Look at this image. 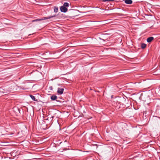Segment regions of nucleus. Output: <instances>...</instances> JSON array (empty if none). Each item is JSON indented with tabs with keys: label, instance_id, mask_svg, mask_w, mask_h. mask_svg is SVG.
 Masks as SVG:
<instances>
[{
	"label": "nucleus",
	"instance_id": "nucleus-1",
	"mask_svg": "<svg viewBox=\"0 0 160 160\" xmlns=\"http://www.w3.org/2000/svg\"><path fill=\"white\" fill-rule=\"evenodd\" d=\"M60 10L61 12H66L68 11V9L63 5L60 7Z\"/></svg>",
	"mask_w": 160,
	"mask_h": 160
},
{
	"label": "nucleus",
	"instance_id": "nucleus-2",
	"mask_svg": "<svg viewBox=\"0 0 160 160\" xmlns=\"http://www.w3.org/2000/svg\"><path fill=\"white\" fill-rule=\"evenodd\" d=\"M64 89L62 88H58L57 91V93L59 94H62L63 93Z\"/></svg>",
	"mask_w": 160,
	"mask_h": 160
},
{
	"label": "nucleus",
	"instance_id": "nucleus-3",
	"mask_svg": "<svg viewBox=\"0 0 160 160\" xmlns=\"http://www.w3.org/2000/svg\"><path fill=\"white\" fill-rule=\"evenodd\" d=\"M51 99L52 100L54 101L56 100L57 101H58L57 100V99L58 98L57 97L54 95H52L51 96Z\"/></svg>",
	"mask_w": 160,
	"mask_h": 160
},
{
	"label": "nucleus",
	"instance_id": "nucleus-4",
	"mask_svg": "<svg viewBox=\"0 0 160 160\" xmlns=\"http://www.w3.org/2000/svg\"><path fill=\"white\" fill-rule=\"evenodd\" d=\"M8 92L7 90L6 89H0V93L1 94H4Z\"/></svg>",
	"mask_w": 160,
	"mask_h": 160
},
{
	"label": "nucleus",
	"instance_id": "nucleus-5",
	"mask_svg": "<svg viewBox=\"0 0 160 160\" xmlns=\"http://www.w3.org/2000/svg\"><path fill=\"white\" fill-rule=\"evenodd\" d=\"M56 16V15H54V16H51L49 17H45L43 18L42 19V20H45V19H49L51 18L55 17Z\"/></svg>",
	"mask_w": 160,
	"mask_h": 160
},
{
	"label": "nucleus",
	"instance_id": "nucleus-6",
	"mask_svg": "<svg viewBox=\"0 0 160 160\" xmlns=\"http://www.w3.org/2000/svg\"><path fill=\"white\" fill-rule=\"evenodd\" d=\"M154 39V38L152 37H151L148 38L147 39V41L148 42H151Z\"/></svg>",
	"mask_w": 160,
	"mask_h": 160
},
{
	"label": "nucleus",
	"instance_id": "nucleus-7",
	"mask_svg": "<svg viewBox=\"0 0 160 160\" xmlns=\"http://www.w3.org/2000/svg\"><path fill=\"white\" fill-rule=\"evenodd\" d=\"M125 2L126 4H131L132 3V2L131 0H125Z\"/></svg>",
	"mask_w": 160,
	"mask_h": 160
},
{
	"label": "nucleus",
	"instance_id": "nucleus-8",
	"mask_svg": "<svg viewBox=\"0 0 160 160\" xmlns=\"http://www.w3.org/2000/svg\"><path fill=\"white\" fill-rule=\"evenodd\" d=\"M30 96L31 98L32 99V100H33L34 101H37V100L35 98L34 96H33L30 95Z\"/></svg>",
	"mask_w": 160,
	"mask_h": 160
},
{
	"label": "nucleus",
	"instance_id": "nucleus-9",
	"mask_svg": "<svg viewBox=\"0 0 160 160\" xmlns=\"http://www.w3.org/2000/svg\"><path fill=\"white\" fill-rule=\"evenodd\" d=\"M69 3L68 2H64L63 4V6L65 7H68L69 6Z\"/></svg>",
	"mask_w": 160,
	"mask_h": 160
},
{
	"label": "nucleus",
	"instance_id": "nucleus-10",
	"mask_svg": "<svg viewBox=\"0 0 160 160\" xmlns=\"http://www.w3.org/2000/svg\"><path fill=\"white\" fill-rule=\"evenodd\" d=\"M54 12H57L58 11V8L56 7H54Z\"/></svg>",
	"mask_w": 160,
	"mask_h": 160
},
{
	"label": "nucleus",
	"instance_id": "nucleus-11",
	"mask_svg": "<svg viewBox=\"0 0 160 160\" xmlns=\"http://www.w3.org/2000/svg\"><path fill=\"white\" fill-rule=\"evenodd\" d=\"M146 45L144 43H142L141 44V48L142 49H144L146 48Z\"/></svg>",
	"mask_w": 160,
	"mask_h": 160
},
{
	"label": "nucleus",
	"instance_id": "nucleus-12",
	"mask_svg": "<svg viewBox=\"0 0 160 160\" xmlns=\"http://www.w3.org/2000/svg\"><path fill=\"white\" fill-rule=\"evenodd\" d=\"M41 20H42V19H37L34 20H33L32 21L35 22V21H39Z\"/></svg>",
	"mask_w": 160,
	"mask_h": 160
},
{
	"label": "nucleus",
	"instance_id": "nucleus-13",
	"mask_svg": "<svg viewBox=\"0 0 160 160\" xmlns=\"http://www.w3.org/2000/svg\"><path fill=\"white\" fill-rule=\"evenodd\" d=\"M104 2H107V1H113L114 0H102Z\"/></svg>",
	"mask_w": 160,
	"mask_h": 160
},
{
	"label": "nucleus",
	"instance_id": "nucleus-14",
	"mask_svg": "<svg viewBox=\"0 0 160 160\" xmlns=\"http://www.w3.org/2000/svg\"><path fill=\"white\" fill-rule=\"evenodd\" d=\"M156 118V119H154V120H155V121H156V122H157V123H158V120H158V119H157V118Z\"/></svg>",
	"mask_w": 160,
	"mask_h": 160
},
{
	"label": "nucleus",
	"instance_id": "nucleus-15",
	"mask_svg": "<svg viewBox=\"0 0 160 160\" xmlns=\"http://www.w3.org/2000/svg\"><path fill=\"white\" fill-rule=\"evenodd\" d=\"M50 90H52V87H50Z\"/></svg>",
	"mask_w": 160,
	"mask_h": 160
}]
</instances>
